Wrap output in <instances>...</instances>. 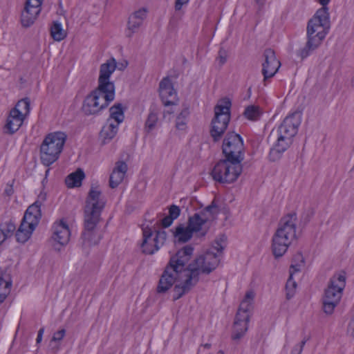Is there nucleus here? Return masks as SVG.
Wrapping results in <instances>:
<instances>
[{
  "instance_id": "obj_1",
  "label": "nucleus",
  "mask_w": 354,
  "mask_h": 354,
  "mask_svg": "<svg viewBox=\"0 0 354 354\" xmlns=\"http://www.w3.org/2000/svg\"><path fill=\"white\" fill-rule=\"evenodd\" d=\"M227 240L225 235L222 234L216 239L212 247L204 254L196 257L188 266L189 274L185 281L176 284L174 288L173 300L176 301L187 293L199 281L201 273L209 274L218 265L220 257L225 248L223 243Z\"/></svg>"
},
{
  "instance_id": "obj_2",
  "label": "nucleus",
  "mask_w": 354,
  "mask_h": 354,
  "mask_svg": "<svg viewBox=\"0 0 354 354\" xmlns=\"http://www.w3.org/2000/svg\"><path fill=\"white\" fill-rule=\"evenodd\" d=\"M115 59L111 58L100 65L97 87L85 97L82 111L86 115L98 114L115 98V85L110 77L115 70Z\"/></svg>"
},
{
  "instance_id": "obj_3",
  "label": "nucleus",
  "mask_w": 354,
  "mask_h": 354,
  "mask_svg": "<svg viewBox=\"0 0 354 354\" xmlns=\"http://www.w3.org/2000/svg\"><path fill=\"white\" fill-rule=\"evenodd\" d=\"M300 123L299 114L293 113L286 117L277 129L272 130L268 138L276 140V143L270 149L268 155L270 161L279 160L283 153L290 147Z\"/></svg>"
},
{
  "instance_id": "obj_4",
  "label": "nucleus",
  "mask_w": 354,
  "mask_h": 354,
  "mask_svg": "<svg viewBox=\"0 0 354 354\" xmlns=\"http://www.w3.org/2000/svg\"><path fill=\"white\" fill-rule=\"evenodd\" d=\"M297 220L295 212L288 214L281 218L279 227L272 237V249L276 258L282 257L292 241L297 239Z\"/></svg>"
},
{
  "instance_id": "obj_5",
  "label": "nucleus",
  "mask_w": 354,
  "mask_h": 354,
  "mask_svg": "<svg viewBox=\"0 0 354 354\" xmlns=\"http://www.w3.org/2000/svg\"><path fill=\"white\" fill-rule=\"evenodd\" d=\"M346 286V274L342 272L334 274L330 279L323 297V310L328 315L333 313L339 304Z\"/></svg>"
},
{
  "instance_id": "obj_6",
  "label": "nucleus",
  "mask_w": 354,
  "mask_h": 354,
  "mask_svg": "<svg viewBox=\"0 0 354 354\" xmlns=\"http://www.w3.org/2000/svg\"><path fill=\"white\" fill-rule=\"evenodd\" d=\"M66 140V134L59 131L50 133L45 138L40 147L41 161L44 165L49 166L58 159Z\"/></svg>"
},
{
  "instance_id": "obj_7",
  "label": "nucleus",
  "mask_w": 354,
  "mask_h": 354,
  "mask_svg": "<svg viewBox=\"0 0 354 354\" xmlns=\"http://www.w3.org/2000/svg\"><path fill=\"white\" fill-rule=\"evenodd\" d=\"M330 26L310 19L307 24V42L305 46L297 51L301 59L306 58L322 44L330 30Z\"/></svg>"
},
{
  "instance_id": "obj_8",
  "label": "nucleus",
  "mask_w": 354,
  "mask_h": 354,
  "mask_svg": "<svg viewBox=\"0 0 354 354\" xmlns=\"http://www.w3.org/2000/svg\"><path fill=\"white\" fill-rule=\"evenodd\" d=\"M231 101L229 98L222 99L214 108L215 115L212 120L210 136L214 142L221 140L230 120Z\"/></svg>"
},
{
  "instance_id": "obj_9",
  "label": "nucleus",
  "mask_w": 354,
  "mask_h": 354,
  "mask_svg": "<svg viewBox=\"0 0 354 354\" xmlns=\"http://www.w3.org/2000/svg\"><path fill=\"white\" fill-rule=\"evenodd\" d=\"M242 172L241 162L225 158L220 160L211 171L213 179L220 183H234Z\"/></svg>"
},
{
  "instance_id": "obj_10",
  "label": "nucleus",
  "mask_w": 354,
  "mask_h": 354,
  "mask_svg": "<svg viewBox=\"0 0 354 354\" xmlns=\"http://www.w3.org/2000/svg\"><path fill=\"white\" fill-rule=\"evenodd\" d=\"M243 140L241 136L234 131H228L223 141L222 151L225 157L236 162L243 160Z\"/></svg>"
},
{
  "instance_id": "obj_11",
  "label": "nucleus",
  "mask_w": 354,
  "mask_h": 354,
  "mask_svg": "<svg viewBox=\"0 0 354 354\" xmlns=\"http://www.w3.org/2000/svg\"><path fill=\"white\" fill-rule=\"evenodd\" d=\"M142 235L141 248L142 252L146 254H153L158 251L167 239V233L164 230L156 231V235L153 237L152 230L148 226L143 227Z\"/></svg>"
},
{
  "instance_id": "obj_12",
  "label": "nucleus",
  "mask_w": 354,
  "mask_h": 354,
  "mask_svg": "<svg viewBox=\"0 0 354 354\" xmlns=\"http://www.w3.org/2000/svg\"><path fill=\"white\" fill-rule=\"evenodd\" d=\"M193 252L194 248L190 245H187L179 250L174 255H172L168 263L179 271V272H187L186 274H189V265L186 266V264L191 259Z\"/></svg>"
},
{
  "instance_id": "obj_13",
  "label": "nucleus",
  "mask_w": 354,
  "mask_h": 354,
  "mask_svg": "<svg viewBox=\"0 0 354 354\" xmlns=\"http://www.w3.org/2000/svg\"><path fill=\"white\" fill-rule=\"evenodd\" d=\"M182 274L167 263L159 279L156 288L157 292H166L176 281L180 279Z\"/></svg>"
},
{
  "instance_id": "obj_14",
  "label": "nucleus",
  "mask_w": 354,
  "mask_h": 354,
  "mask_svg": "<svg viewBox=\"0 0 354 354\" xmlns=\"http://www.w3.org/2000/svg\"><path fill=\"white\" fill-rule=\"evenodd\" d=\"M263 57L265 61L262 64V73L264 80H266L275 75L281 66V63L277 59L275 52L271 48H266L264 50Z\"/></svg>"
},
{
  "instance_id": "obj_15",
  "label": "nucleus",
  "mask_w": 354,
  "mask_h": 354,
  "mask_svg": "<svg viewBox=\"0 0 354 354\" xmlns=\"http://www.w3.org/2000/svg\"><path fill=\"white\" fill-rule=\"evenodd\" d=\"M159 93L163 104L166 106L174 105L177 97V93L174 88L169 77H164L159 84Z\"/></svg>"
},
{
  "instance_id": "obj_16",
  "label": "nucleus",
  "mask_w": 354,
  "mask_h": 354,
  "mask_svg": "<svg viewBox=\"0 0 354 354\" xmlns=\"http://www.w3.org/2000/svg\"><path fill=\"white\" fill-rule=\"evenodd\" d=\"M250 315H241L240 312H237L231 336L232 340H239L245 335L248 329Z\"/></svg>"
},
{
  "instance_id": "obj_17",
  "label": "nucleus",
  "mask_w": 354,
  "mask_h": 354,
  "mask_svg": "<svg viewBox=\"0 0 354 354\" xmlns=\"http://www.w3.org/2000/svg\"><path fill=\"white\" fill-rule=\"evenodd\" d=\"M104 206L105 201L102 197L101 191L97 187H91L86 197L84 207L102 211Z\"/></svg>"
},
{
  "instance_id": "obj_18",
  "label": "nucleus",
  "mask_w": 354,
  "mask_h": 354,
  "mask_svg": "<svg viewBox=\"0 0 354 354\" xmlns=\"http://www.w3.org/2000/svg\"><path fill=\"white\" fill-rule=\"evenodd\" d=\"M128 166L124 161H118L109 178V186L112 189L117 187L124 180Z\"/></svg>"
},
{
  "instance_id": "obj_19",
  "label": "nucleus",
  "mask_w": 354,
  "mask_h": 354,
  "mask_svg": "<svg viewBox=\"0 0 354 354\" xmlns=\"http://www.w3.org/2000/svg\"><path fill=\"white\" fill-rule=\"evenodd\" d=\"M54 232L52 239L57 241L60 245H66L70 239L71 232L68 225L63 221L53 226Z\"/></svg>"
},
{
  "instance_id": "obj_20",
  "label": "nucleus",
  "mask_w": 354,
  "mask_h": 354,
  "mask_svg": "<svg viewBox=\"0 0 354 354\" xmlns=\"http://www.w3.org/2000/svg\"><path fill=\"white\" fill-rule=\"evenodd\" d=\"M118 131V124H115L112 121L108 120L100 132L99 138L101 145H104L109 143L115 136Z\"/></svg>"
},
{
  "instance_id": "obj_21",
  "label": "nucleus",
  "mask_w": 354,
  "mask_h": 354,
  "mask_svg": "<svg viewBox=\"0 0 354 354\" xmlns=\"http://www.w3.org/2000/svg\"><path fill=\"white\" fill-rule=\"evenodd\" d=\"M41 217V207L33 203L26 209L22 221L30 223V226L32 228L37 226Z\"/></svg>"
},
{
  "instance_id": "obj_22",
  "label": "nucleus",
  "mask_w": 354,
  "mask_h": 354,
  "mask_svg": "<svg viewBox=\"0 0 354 354\" xmlns=\"http://www.w3.org/2000/svg\"><path fill=\"white\" fill-rule=\"evenodd\" d=\"M24 120L21 115L17 113L16 110L10 111L5 125L6 133L11 135L15 133L21 127Z\"/></svg>"
},
{
  "instance_id": "obj_23",
  "label": "nucleus",
  "mask_w": 354,
  "mask_h": 354,
  "mask_svg": "<svg viewBox=\"0 0 354 354\" xmlns=\"http://www.w3.org/2000/svg\"><path fill=\"white\" fill-rule=\"evenodd\" d=\"M100 239L101 237L97 233L96 228L88 230L84 227L81 236V243L82 247L88 248L98 244Z\"/></svg>"
},
{
  "instance_id": "obj_24",
  "label": "nucleus",
  "mask_w": 354,
  "mask_h": 354,
  "mask_svg": "<svg viewBox=\"0 0 354 354\" xmlns=\"http://www.w3.org/2000/svg\"><path fill=\"white\" fill-rule=\"evenodd\" d=\"M330 0H318V2L322 7L317 10L313 17L310 19L318 21L319 23L324 24L327 26H330V14L327 5Z\"/></svg>"
},
{
  "instance_id": "obj_25",
  "label": "nucleus",
  "mask_w": 354,
  "mask_h": 354,
  "mask_svg": "<svg viewBox=\"0 0 354 354\" xmlns=\"http://www.w3.org/2000/svg\"><path fill=\"white\" fill-rule=\"evenodd\" d=\"M193 232L188 226H185L184 224L178 225L173 231V235L175 241L178 243H185L189 241L192 236Z\"/></svg>"
},
{
  "instance_id": "obj_26",
  "label": "nucleus",
  "mask_w": 354,
  "mask_h": 354,
  "mask_svg": "<svg viewBox=\"0 0 354 354\" xmlns=\"http://www.w3.org/2000/svg\"><path fill=\"white\" fill-rule=\"evenodd\" d=\"M101 212V210L84 207V227H86L88 230L96 228L100 220Z\"/></svg>"
},
{
  "instance_id": "obj_27",
  "label": "nucleus",
  "mask_w": 354,
  "mask_h": 354,
  "mask_svg": "<svg viewBox=\"0 0 354 354\" xmlns=\"http://www.w3.org/2000/svg\"><path fill=\"white\" fill-rule=\"evenodd\" d=\"M36 227L31 228L30 223L21 221L19 228L15 232V237L17 242L25 243L30 238Z\"/></svg>"
},
{
  "instance_id": "obj_28",
  "label": "nucleus",
  "mask_w": 354,
  "mask_h": 354,
  "mask_svg": "<svg viewBox=\"0 0 354 354\" xmlns=\"http://www.w3.org/2000/svg\"><path fill=\"white\" fill-rule=\"evenodd\" d=\"M39 12L40 10L24 6L21 15V23L22 26L28 28L32 26L37 18Z\"/></svg>"
},
{
  "instance_id": "obj_29",
  "label": "nucleus",
  "mask_w": 354,
  "mask_h": 354,
  "mask_svg": "<svg viewBox=\"0 0 354 354\" xmlns=\"http://www.w3.org/2000/svg\"><path fill=\"white\" fill-rule=\"evenodd\" d=\"M209 221V217H203L201 214L195 213L189 216L187 226L193 232H198L202 230V226Z\"/></svg>"
},
{
  "instance_id": "obj_30",
  "label": "nucleus",
  "mask_w": 354,
  "mask_h": 354,
  "mask_svg": "<svg viewBox=\"0 0 354 354\" xmlns=\"http://www.w3.org/2000/svg\"><path fill=\"white\" fill-rule=\"evenodd\" d=\"M84 177L85 174L83 170L77 169L75 172L70 174L66 177L65 182L68 187H80Z\"/></svg>"
},
{
  "instance_id": "obj_31",
  "label": "nucleus",
  "mask_w": 354,
  "mask_h": 354,
  "mask_svg": "<svg viewBox=\"0 0 354 354\" xmlns=\"http://www.w3.org/2000/svg\"><path fill=\"white\" fill-rule=\"evenodd\" d=\"M254 295H255L253 291H248L239 306L238 312H240L241 315H250L249 312L252 308Z\"/></svg>"
},
{
  "instance_id": "obj_32",
  "label": "nucleus",
  "mask_w": 354,
  "mask_h": 354,
  "mask_svg": "<svg viewBox=\"0 0 354 354\" xmlns=\"http://www.w3.org/2000/svg\"><path fill=\"white\" fill-rule=\"evenodd\" d=\"M109 112H110V118L109 120H110V121H111V120H114L115 122V124L118 125L120 123H121L124 120V109L122 107V104H120V103L115 104L113 106H112L109 109Z\"/></svg>"
},
{
  "instance_id": "obj_33",
  "label": "nucleus",
  "mask_w": 354,
  "mask_h": 354,
  "mask_svg": "<svg viewBox=\"0 0 354 354\" xmlns=\"http://www.w3.org/2000/svg\"><path fill=\"white\" fill-rule=\"evenodd\" d=\"M17 111V113L21 115L24 119L30 112V100L28 97L19 100L11 111Z\"/></svg>"
},
{
  "instance_id": "obj_34",
  "label": "nucleus",
  "mask_w": 354,
  "mask_h": 354,
  "mask_svg": "<svg viewBox=\"0 0 354 354\" xmlns=\"http://www.w3.org/2000/svg\"><path fill=\"white\" fill-rule=\"evenodd\" d=\"M261 115V112L259 107L255 105L248 106L243 112L245 118L252 121L258 120L260 118Z\"/></svg>"
},
{
  "instance_id": "obj_35",
  "label": "nucleus",
  "mask_w": 354,
  "mask_h": 354,
  "mask_svg": "<svg viewBox=\"0 0 354 354\" xmlns=\"http://www.w3.org/2000/svg\"><path fill=\"white\" fill-rule=\"evenodd\" d=\"M50 33L52 37L58 41L63 40L66 36V33L63 30L62 24L58 21L53 22L50 28Z\"/></svg>"
},
{
  "instance_id": "obj_36",
  "label": "nucleus",
  "mask_w": 354,
  "mask_h": 354,
  "mask_svg": "<svg viewBox=\"0 0 354 354\" xmlns=\"http://www.w3.org/2000/svg\"><path fill=\"white\" fill-rule=\"evenodd\" d=\"M219 212L218 207L214 199L211 204L207 206L201 212V215L203 217H209V220L213 219Z\"/></svg>"
},
{
  "instance_id": "obj_37",
  "label": "nucleus",
  "mask_w": 354,
  "mask_h": 354,
  "mask_svg": "<svg viewBox=\"0 0 354 354\" xmlns=\"http://www.w3.org/2000/svg\"><path fill=\"white\" fill-rule=\"evenodd\" d=\"M0 227L8 238L12 236L14 233L17 231L16 225L11 220L0 223Z\"/></svg>"
},
{
  "instance_id": "obj_38",
  "label": "nucleus",
  "mask_w": 354,
  "mask_h": 354,
  "mask_svg": "<svg viewBox=\"0 0 354 354\" xmlns=\"http://www.w3.org/2000/svg\"><path fill=\"white\" fill-rule=\"evenodd\" d=\"M158 122V113L154 110H151L145 122V127L148 131L154 129Z\"/></svg>"
},
{
  "instance_id": "obj_39",
  "label": "nucleus",
  "mask_w": 354,
  "mask_h": 354,
  "mask_svg": "<svg viewBox=\"0 0 354 354\" xmlns=\"http://www.w3.org/2000/svg\"><path fill=\"white\" fill-rule=\"evenodd\" d=\"M296 287L297 283L292 280V276H290L286 285V298L288 299H291L294 296Z\"/></svg>"
},
{
  "instance_id": "obj_40",
  "label": "nucleus",
  "mask_w": 354,
  "mask_h": 354,
  "mask_svg": "<svg viewBox=\"0 0 354 354\" xmlns=\"http://www.w3.org/2000/svg\"><path fill=\"white\" fill-rule=\"evenodd\" d=\"M142 24V22L138 19H132L130 16L128 21V28L132 33L136 32L140 26Z\"/></svg>"
},
{
  "instance_id": "obj_41",
  "label": "nucleus",
  "mask_w": 354,
  "mask_h": 354,
  "mask_svg": "<svg viewBox=\"0 0 354 354\" xmlns=\"http://www.w3.org/2000/svg\"><path fill=\"white\" fill-rule=\"evenodd\" d=\"M131 16L132 17V19H138L141 22H143V20L147 16V10L145 8L139 9L138 10L135 11Z\"/></svg>"
},
{
  "instance_id": "obj_42",
  "label": "nucleus",
  "mask_w": 354,
  "mask_h": 354,
  "mask_svg": "<svg viewBox=\"0 0 354 354\" xmlns=\"http://www.w3.org/2000/svg\"><path fill=\"white\" fill-rule=\"evenodd\" d=\"M180 214V209L176 205H171L169 208V216L174 221L176 219Z\"/></svg>"
},
{
  "instance_id": "obj_43",
  "label": "nucleus",
  "mask_w": 354,
  "mask_h": 354,
  "mask_svg": "<svg viewBox=\"0 0 354 354\" xmlns=\"http://www.w3.org/2000/svg\"><path fill=\"white\" fill-rule=\"evenodd\" d=\"M227 59V52L224 48L221 47L218 51L217 60L221 66L226 63Z\"/></svg>"
},
{
  "instance_id": "obj_44",
  "label": "nucleus",
  "mask_w": 354,
  "mask_h": 354,
  "mask_svg": "<svg viewBox=\"0 0 354 354\" xmlns=\"http://www.w3.org/2000/svg\"><path fill=\"white\" fill-rule=\"evenodd\" d=\"M66 335V330L64 328L60 329L53 334L50 343L61 342Z\"/></svg>"
},
{
  "instance_id": "obj_45",
  "label": "nucleus",
  "mask_w": 354,
  "mask_h": 354,
  "mask_svg": "<svg viewBox=\"0 0 354 354\" xmlns=\"http://www.w3.org/2000/svg\"><path fill=\"white\" fill-rule=\"evenodd\" d=\"M43 0H26L25 6L41 10V6Z\"/></svg>"
},
{
  "instance_id": "obj_46",
  "label": "nucleus",
  "mask_w": 354,
  "mask_h": 354,
  "mask_svg": "<svg viewBox=\"0 0 354 354\" xmlns=\"http://www.w3.org/2000/svg\"><path fill=\"white\" fill-rule=\"evenodd\" d=\"M46 201V193L44 192H41L40 194L37 196V198L34 203L40 207L44 205L45 201Z\"/></svg>"
},
{
  "instance_id": "obj_47",
  "label": "nucleus",
  "mask_w": 354,
  "mask_h": 354,
  "mask_svg": "<svg viewBox=\"0 0 354 354\" xmlns=\"http://www.w3.org/2000/svg\"><path fill=\"white\" fill-rule=\"evenodd\" d=\"M173 221L174 220L168 215L160 220V224L163 227H168L172 224Z\"/></svg>"
},
{
  "instance_id": "obj_48",
  "label": "nucleus",
  "mask_w": 354,
  "mask_h": 354,
  "mask_svg": "<svg viewBox=\"0 0 354 354\" xmlns=\"http://www.w3.org/2000/svg\"><path fill=\"white\" fill-rule=\"evenodd\" d=\"M185 119H180V117L176 118V127L178 129L183 130L185 127Z\"/></svg>"
},
{
  "instance_id": "obj_49",
  "label": "nucleus",
  "mask_w": 354,
  "mask_h": 354,
  "mask_svg": "<svg viewBox=\"0 0 354 354\" xmlns=\"http://www.w3.org/2000/svg\"><path fill=\"white\" fill-rule=\"evenodd\" d=\"M189 0H176L175 1V10L179 11L181 10L183 6L188 3Z\"/></svg>"
},
{
  "instance_id": "obj_50",
  "label": "nucleus",
  "mask_w": 354,
  "mask_h": 354,
  "mask_svg": "<svg viewBox=\"0 0 354 354\" xmlns=\"http://www.w3.org/2000/svg\"><path fill=\"white\" fill-rule=\"evenodd\" d=\"M44 333V328H41L38 331L37 337L36 339L37 344H39L41 342Z\"/></svg>"
},
{
  "instance_id": "obj_51",
  "label": "nucleus",
  "mask_w": 354,
  "mask_h": 354,
  "mask_svg": "<svg viewBox=\"0 0 354 354\" xmlns=\"http://www.w3.org/2000/svg\"><path fill=\"white\" fill-rule=\"evenodd\" d=\"M189 111L187 108L184 109L180 113V114L177 117H180V119H186V118L189 115Z\"/></svg>"
},
{
  "instance_id": "obj_52",
  "label": "nucleus",
  "mask_w": 354,
  "mask_h": 354,
  "mask_svg": "<svg viewBox=\"0 0 354 354\" xmlns=\"http://www.w3.org/2000/svg\"><path fill=\"white\" fill-rule=\"evenodd\" d=\"M300 271L299 266L291 265L290 268V276H292L295 272Z\"/></svg>"
},
{
  "instance_id": "obj_53",
  "label": "nucleus",
  "mask_w": 354,
  "mask_h": 354,
  "mask_svg": "<svg viewBox=\"0 0 354 354\" xmlns=\"http://www.w3.org/2000/svg\"><path fill=\"white\" fill-rule=\"evenodd\" d=\"M303 349L300 348L298 345H295L292 351L291 354H301Z\"/></svg>"
},
{
  "instance_id": "obj_54",
  "label": "nucleus",
  "mask_w": 354,
  "mask_h": 354,
  "mask_svg": "<svg viewBox=\"0 0 354 354\" xmlns=\"http://www.w3.org/2000/svg\"><path fill=\"white\" fill-rule=\"evenodd\" d=\"M14 192L13 188L12 185L7 186V187L5 189V194L7 196H11Z\"/></svg>"
},
{
  "instance_id": "obj_55",
  "label": "nucleus",
  "mask_w": 354,
  "mask_h": 354,
  "mask_svg": "<svg viewBox=\"0 0 354 354\" xmlns=\"http://www.w3.org/2000/svg\"><path fill=\"white\" fill-rule=\"evenodd\" d=\"M115 65H116L115 68H118L119 70L122 71L127 66L128 63H127V62H125L124 63H120V64H117V63L115 62Z\"/></svg>"
},
{
  "instance_id": "obj_56",
  "label": "nucleus",
  "mask_w": 354,
  "mask_h": 354,
  "mask_svg": "<svg viewBox=\"0 0 354 354\" xmlns=\"http://www.w3.org/2000/svg\"><path fill=\"white\" fill-rule=\"evenodd\" d=\"M349 328L351 330H352V335L354 337V317H353V319H351V321L349 323Z\"/></svg>"
},
{
  "instance_id": "obj_57",
  "label": "nucleus",
  "mask_w": 354,
  "mask_h": 354,
  "mask_svg": "<svg viewBox=\"0 0 354 354\" xmlns=\"http://www.w3.org/2000/svg\"><path fill=\"white\" fill-rule=\"evenodd\" d=\"M309 339V337L304 338L299 344H297L300 348L302 349L304 348V345L306 344V342Z\"/></svg>"
},
{
  "instance_id": "obj_58",
  "label": "nucleus",
  "mask_w": 354,
  "mask_h": 354,
  "mask_svg": "<svg viewBox=\"0 0 354 354\" xmlns=\"http://www.w3.org/2000/svg\"><path fill=\"white\" fill-rule=\"evenodd\" d=\"M202 346L204 347L205 348L209 349L211 348L212 345H211V344L207 343L205 344H201L200 347H202ZM201 351V348H199L198 352L200 353Z\"/></svg>"
},
{
  "instance_id": "obj_59",
  "label": "nucleus",
  "mask_w": 354,
  "mask_h": 354,
  "mask_svg": "<svg viewBox=\"0 0 354 354\" xmlns=\"http://www.w3.org/2000/svg\"><path fill=\"white\" fill-rule=\"evenodd\" d=\"M266 0H255L257 4L259 5V6H263Z\"/></svg>"
},
{
  "instance_id": "obj_60",
  "label": "nucleus",
  "mask_w": 354,
  "mask_h": 354,
  "mask_svg": "<svg viewBox=\"0 0 354 354\" xmlns=\"http://www.w3.org/2000/svg\"><path fill=\"white\" fill-rule=\"evenodd\" d=\"M52 349H53L55 352H57V351L59 349V344H57V345H56V346H53V347L52 348Z\"/></svg>"
},
{
  "instance_id": "obj_61",
  "label": "nucleus",
  "mask_w": 354,
  "mask_h": 354,
  "mask_svg": "<svg viewBox=\"0 0 354 354\" xmlns=\"http://www.w3.org/2000/svg\"><path fill=\"white\" fill-rule=\"evenodd\" d=\"M207 233V231H203L202 232L200 233L199 236H204Z\"/></svg>"
},
{
  "instance_id": "obj_62",
  "label": "nucleus",
  "mask_w": 354,
  "mask_h": 354,
  "mask_svg": "<svg viewBox=\"0 0 354 354\" xmlns=\"http://www.w3.org/2000/svg\"><path fill=\"white\" fill-rule=\"evenodd\" d=\"M153 244L154 243H153V241H149V244H148L149 245H151V246L153 247Z\"/></svg>"
},
{
  "instance_id": "obj_63",
  "label": "nucleus",
  "mask_w": 354,
  "mask_h": 354,
  "mask_svg": "<svg viewBox=\"0 0 354 354\" xmlns=\"http://www.w3.org/2000/svg\"><path fill=\"white\" fill-rule=\"evenodd\" d=\"M310 216L308 214L307 217L306 218V222H308L310 220Z\"/></svg>"
},
{
  "instance_id": "obj_64",
  "label": "nucleus",
  "mask_w": 354,
  "mask_h": 354,
  "mask_svg": "<svg viewBox=\"0 0 354 354\" xmlns=\"http://www.w3.org/2000/svg\"><path fill=\"white\" fill-rule=\"evenodd\" d=\"M218 354H225V353H224V351H223L220 350V351L218 352Z\"/></svg>"
}]
</instances>
